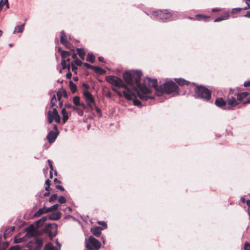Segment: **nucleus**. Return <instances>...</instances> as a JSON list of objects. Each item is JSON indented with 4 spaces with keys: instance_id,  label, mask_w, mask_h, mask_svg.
<instances>
[{
    "instance_id": "nucleus-1",
    "label": "nucleus",
    "mask_w": 250,
    "mask_h": 250,
    "mask_svg": "<svg viewBox=\"0 0 250 250\" xmlns=\"http://www.w3.org/2000/svg\"><path fill=\"white\" fill-rule=\"evenodd\" d=\"M156 79H151L146 77L143 84H139L138 89L135 88L138 96L143 101H147L148 99H153V97L150 95L151 93L150 88L153 87L158 92L160 93V86H157Z\"/></svg>"
},
{
    "instance_id": "nucleus-2",
    "label": "nucleus",
    "mask_w": 250,
    "mask_h": 250,
    "mask_svg": "<svg viewBox=\"0 0 250 250\" xmlns=\"http://www.w3.org/2000/svg\"><path fill=\"white\" fill-rule=\"evenodd\" d=\"M105 79L108 83L114 86L125 88V90L123 91L124 97L127 100H131L132 92L121 78L116 76L110 75L106 76Z\"/></svg>"
},
{
    "instance_id": "nucleus-3",
    "label": "nucleus",
    "mask_w": 250,
    "mask_h": 250,
    "mask_svg": "<svg viewBox=\"0 0 250 250\" xmlns=\"http://www.w3.org/2000/svg\"><path fill=\"white\" fill-rule=\"evenodd\" d=\"M142 73L141 71H135L132 72H126L123 74V78L125 83L130 86L134 85V81H135L136 86L133 88L134 91L135 88L138 89V85H139Z\"/></svg>"
},
{
    "instance_id": "nucleus-4",
    "label": "nucleus",
    "mask_w": 250,
    "mask_h": 250,
    "mask_svg": "<svg viewBox=\"0 0 250 250\" xmlns=\"http://www.w3.org/2000/svg\"><path fill=\"white\" fill-rule=\"evenodd\" d=\"M211 93V92L209 89L203 86H197L195 89V97L205 101L210 100Z\"/></svg>"
},
{
    "instance_id": "nucleus-5",
    "label": "nucleus",
    "mask_w": 250,
    "mask_h": 250,
    "mask_svg": "<svg viewBox=\"0 0 250 250\" xmlns=\"http://www.w3.org/2000/svg\"><path fill=\"white\" fill-rule=\"evenodd\" d=\"M160 93H166L167 94H171L173 93H178V86L175 83L172 81H167L163 86H160Z\"/></svg>"
},
{
    "instance_id": "nucleus-6",
    "label": "nucleus",
    "mask_w": 250,
    "mask_h": 250,
    "mask_svg": "<svg viewBox=\"0 0 250 250\" xmlns=\"http://www.w3.org/2000/svg\"><path fill=\"white\" fill-rule=\"evenodd\" d=\"M166 10L157 11L154 12L153 15L156 16L158 20L161 22H167L176 19L175 14L166 12Z\"/></svg>"
},
{
    "instance_id": "nucleus-7",
    "label": "nucleus",
    "mask_w": 250,
    "mask_h": 250,
    "mask_svg": "<svg viewBox=\"0 0 250 250\" xmlns=\"http://www.w3.org/2000/svg\"><path fill=\"white\" fill-rule=\"evenodd\" d=\"M85 246L87 250H99L101 246V243L92 236L85 239Z\"/></svg>"
},
{
    "instance_id": "nucleus-8",
    "label": "nucleus",
    "mask_w": 250,
    "mask_h": 250,
    "mask_svg": "<svg viewBox=\"0 0 250 250\" xmlns=\"http://www.w3.org/2000/svg\"><path fill=\"white\" fill-rule=\"evenodd\" d=\"M59 51L61 52L62 58L61 64L62 65V69H64L67 68L68 70H69L70 68V59L69 58L70 56V53L66 51H61V49L60 48H59Z\"/></svg>"
},
{
    "instance_id": "nucleus-9",
    "label": "nucleus",
    "mask_w": 250,
    "mask_h": 250,
    "mask_svg": "<svg viewBox=\"0 0 250 250\" xmlns=\"http://www.w3.org/2000/svg\"><path fill=\"white\" fill-rule=\"evenodd\" d=\"M83 94L87 106L91 110H93L94 109V104H95V99L93 95L88 90L84 91L83 92Z\"/></svg>"
},
{
    "instance_id": "nucleus-10",
    "label": "nucleus",
    "mask_w": 250,
    "mask_h": 250,
    "mask_svg": "<svg viewBox=\"0 0 250 250\" xmlns=\"http://www.w3.org/2000/svg\"><path fill=\"white\" fill-rule=\"evenodd\" d=\"M47 119L49 124L51 123L53 120L58 123L61 121L60 117L56 108H53V111L49 110L47 112Z\"/></svg>"
},
{
    "instance_id": "nucleus-11",
    "label": "nucleus",
    "mask_w": 250,
    "mask_h": 250,
    "mask_svg": "<svg viewBox=\"0 0 250 250\" xmlns=\"http://www.w3.org/2000/svg\"><path fill=\"white\" fill-rule=\"evenodd\" d=\"M46 233L50 238L56 236L57 233V225L56 224L48 225L46 229Z\"/></svg>"
},
{
    "instance_id": "nucleus-12",
    "label": "nucleus",
    "mask_w": 250,
    "mask_h": 250,
    "mask_svg": "<svg viewBox=\"0 0 250 250\" xmlns=\"http://www.w3.org/2000/svg\"><path fill=\"white\" fill-rule=\"evenodd\" d=\"M54 129L55 130V131H50L46 136V138L50 143H53L59 134V132L56 125H54Z\"/></svg>"
},
{
    "instance_id": "nucleus-13",
    "label": "nucleus",
    "mask_w": 250,
    "mask_h": 250,
    "mask_svg": "<svg viewBox=\"0 0 250 250\" xmlns=\"http://www.w3.org/2000/svg\"><path fill=\"white\" fill-rule=\"evenodd\" d=\"M227 101L226 102L222 98H217L215 102V104L217 106L223 109H230V107H227Z\"/></svg>"
},
{
    "instance_id": "nucleus-14",
    "label": "nucleus",
    "mask_w": 250,
    "mask_h": 250,
    "mask_svg": "<svg viewBox=\"0 0 250 250\" xmlns=\"http://www.w3.org/2000/svg\"><path fill=\"white\" fill-rule=\"evenodd\" d=\"M56 244L57 246L54 247L52 243H49L47 244L44 248V250H60L61 244L58 242V239L56 240Z\"/></svg>"
},
{
    "instance_id": "nucleus-15",
    "label": "nucleus",
    "mask_w": 250,
    "mask_h": 250,
    "mask_svg": "<svg viewBox=\"0 0 250 250\" xmlns=\"http://www.w3.org/2000/svg\"><path fill=\"white\" fill-rule=\"evenodd\" d=\"M227 103L230 107H234L239 104V102L233 96L229 97L227 101Z\"/></svg>"
},
{
    "instance_id": "nucleus-16",
    "label": "nucleus",
    "mask_w": 250,
    "mask_h": 250,
    "mask_svg": "<svg viewBox=\"0 0 250 250\" xmlns=\"http://www.w3.org/2000/svg\"><path fill=\"white\" fill-rule=\"evenodd\" d=\"M103 229H104L101 227H96L92 228L91 229V232L94 235H95L97 237H98L100 235V234L101 233V231Z\"/></svg>"
},
{
    "instance_id": "nucleus-17",
    "label": "nucleus",
    "mask_w": 250,
    "mask_h": 250,
    "mask_svg": "<svg viewBox=\"0 0 250 250\" xmlns=\"http://www.w3.org/2000/svg\"><path fill=\"white\" fill-rule=\"evenodd\" d=\"M62 216V213L58 211L48 215V219L51 220H57L59 219Z\"/></svg>"
},
{
    "instance_id": "nucleus-18",
    "label": "nucleus",
    "mask_w": 250,
    "mask_h": 250,
    "mask_svg": "<svg viewBox=\"0 0 250 250\" xmlns=\"http://www.w3.org/2000/svg\"><path fill=\"white\" fill-rule=\"evenodd\" d=\"M60 42L63 45L65 46L66 47L67 46L68 43L66 36L63 31H62L61 32Z\"/></svg>"
},
{
    "instance_id": "nucleus-19",
    "label": "nucleus",
    "mask_w": 250,
    "mask_h": 250,
    "mask_svg": "<svg viewBox=\"0 0 250 250\" xmlns=\"http://www.w3.org/2000/svg\"><path fill=\"white\" fill-rule=\"evenodd\" d=\"M32 243L29 242L27 244V247L29 249V250H22L21 249L20 245H16L14 247H12L9 250H35V248H31Z\"/></svg>"
},
{
    "instance_id": "nucleus-20",
    "label": "nucleus",
    "mask_w": 250,
    "mask_h": 250,
    "mask_svg": "<svg viewBox=\"0 0 250 250\" xmlns=\"http://www.w3.org/2000/svg\"><path fill=\"white\" fill-rule=\"evenodd\" d=\"M48 212V210L46 208L44 207L43 208L39 209L34 214L35 217H39L44 213H47Z\"/></svg>"
},
{
    "instance_id": "nucleus-21",
    "label": "nucleus",
    "mask_w": 250,
    "mask_h": 250,
    "mask_svg": "<svg viewBox=\"0 0 250 250\" xmlns=\"http://www.w3.org/2000/svg\"><path fill=\"white\" fill-rule=\"evenodd\" d=\"M25 230L26 231V236L27 237H30L34 235V229L32 226H30L28 227H27Z\"/></svg>"
},
{
    "instance_id": "nucleus-22",
    "label": "nucleus",
    "mask_w": 250,
    "mask_h": 250,
    "mask_svg": "<svg viewBox=\"0 0 250 250\" xmlns=\"http://www.w3.org/2000/svg\"><path fill=\"white\" fill-rule=\"evenodd\" d=\"M249 95V93L247 92H244L241 93H238L237 94V99L239 102V103L242 101L244 98L247 97Z\"/></svg>"
},
{
    "instance_id": "nucleus-23",
    "label": "nucleus",
    "mask_w": 250,
    "mask_h": 250,
    "mask_svg": "<svg viewBox=\"0 0 250 250\" xmlns=\"http://www.w3.org/2000/svg\"><path fill=\"white\" fill-rule=\"evenodd\" d=\"M229 12H226L221 17L216 18L214 20V22H219L223 20H228L229 18Z\"/></svg>"
},
{
    "instance_id": "nucleus-24",
    "label": "nucleus",
    "mask_w": 250,
    "mask_h": 250,
    "mask_svg": "<svg viewBox=\"0 0 250 250\" xmlns=\"http://www.w3.org/2000/svg\"><path fill=\"white\" fill-rule=\"evenodd\" d=\"M175 80L179 85H188L189 83V82L181 78L175 79Z\"/></svg>"
},
{
    "instance_id": "nucleus-25",
    "label": "nucleus",
    "mask_w": 250,
    "mask_h": 250,
    "mask_svg": "<svg viewBox=\"0 0 250 250\" xmlns=\"http://www.w3.org/2000/svg\"><path fill=\"white\" fill-rule=\"evenodd\" d=\"M62 122L65 123L68 119V113L65 108L62 109Z\"/></svg>"
},
{
    "instance_id": "nucleus-26",
    "label": "nucleus",
    "mask_w": 250,
    "mask_h": 250,
    "mask_svg": "<svg viewBox=\"0 0 250 250\" xmlns=\"http://www.w3.org/2000/svg\"><path fill=\"white\" fill-rule=\"evenodd\" d=\"M24 23H23L22 25H17L16 26L15 28L13 33H21L23 32L24 29Z\"/></svg>"
},
{
    "instance_id": "nucleus-27",
    "label": "nucleus",
    "mask_w": 250,
    "mask_h": 250,
    "mask_svg": "<svg viewBox=\"0 0 250 250\" xmlns=\"http://www.w3.org/2000/svg\"><path fill=\"white\" fill-rule=\"evenodd\" d=\"M48 219V215L46 216H43L37 221H36V223L37 225L39 227L42 226L43 223L45 222Z\"/></svg>"
},
{
    "instance_id": "nucleus-28",
    "label": "nucleus",
    "mask_w": 250,
    "mask_h": 250,
    "mask_svg": "<svg viewBox=\"0 0 250 250\" xmlns=\"http://www.w3.org/2000/svg\"><path fill=\"white\" fill-rule=\"evenodd\" d=\"M77 52L81 59H82V60L84 59L85 52H84V50H83V49L77 48Z\"/></svg>"
},
{
    "instance_id": "nucleus-29",
    "label": "nucleus",
    "mask_w": 250,
    "mask_h": 250,
    "mask_svg": "<svg viewBox=\"0 0 250 250\" xmlns=\"http://www.w3.org/2000/svg\"><path fill=\"white\" fill-rule=\"evenodd\" d=\"M73 110L77 111L78 114L80 116H83V110L79 107V106H74L73 107Z\"/></svg>"
},
{
    "instance_id": "nucleus-30",
    "label": "nucleus",
    "mask_w": 250,
    "mask_h": 250,
    "mask_svg": "<svg viewBox=\"0 0 250 250\" xmlns=\"http://www.w3.org/2000/svg\"><path fill=\"white\" fill-rule=\"evenodd\" d=\"M132 99L131 100H132L133 99V98H134L133 99V104L136 105V106H140L141 105V102L139 100H137L136 98V96L134 94H133L132 92Z\"/></svg>"
},
{
    "instance_id": "nucleus-31",
    "label": "nucleus",
    "mask_w": 250,
    "mask_h": 250,
    "mask_svg": "<svg viewBox=\"0 0 250 250\" xmlns=\"http://www.w3.org/2000/svg\"><path fill=\"white\" fill-rule=\"evenodd\" d=\"M69 86L72 93H74L77 91V86L72 81L69 82Z\"/></svg>"
},
{
    "instance_id": "nucleus-32",
    "label": "nucleus",
    "mask_w": 250,
    "mask_h": 250,
    "mask_svg": "<svg viewBox=\"0 0 250 250\" xmlns=\"http://www.w3.org/2000/svg\"><path fill=\"white\" fill-rule=\"evenodd\" d=\"M57 99L56 97V95H54L51 99L50 103V108H54V107L56 105L57 103Z\"/></svg>"
},
{
    "instance_id": "nucleus-33",
    "label": "nucleus",
    "mask_w": 250,
    "mask_h": 250,
    "mask_svg": "<svg viewBox=\"0 0 250 250\" xmlns=\"http://www.w3.org/2000/svg\"><path fill=\"white\" fill-rule=\"evenodd\" d=\"M95 60V56L92 53H89L87 54L86 61L89 62L91 63H93Z\"/></svg>"
},
{
    "instance_id": "nucleus-34",
    "label": "nucleus",
    "mask_w": 250,
    "mask_h": 250,
    "mask_svg": "<svg viewBox=\"0 0 250 250\" xmlns=\"http://www.w3.org/2000/svg\"><path fill=\"white\" fill-rule=\"evenodd\" d=\"M59 207V205L56 204H55L53 206L50 207V208H47L48 212H51L54 210H57Z\"/></svg>"
},
{
    "instance_id": "nucleus-35",
    "label": "nucleus",
    "mask_w": 250,
    "mask_h": 250,
    "mask_svg": "<svg viewBox=\"0 0 250 250\" xmlns=\"http://www.w3.org/2000/svg\"><path fill=\"white\" fill-rule=\"evenodd\" d=\"M73 102L75 106H79L80 104V98L79 96H75L73 98Z\"/></svg>"
},
{
    "instance_id": "nucleus-36",
    "label": "nucleus",
    "mask_w": 250,
    "mask_h": 250,
    "mask_svg": "<svg viewBox=\"0 0 250 250\" xmlns=\"http://www.w3.org/2000/svg\"><path fill=\"white\" fill-rule=\"evenodd\" d=\"M208 18H209V17H207L205 15H197L196 16V19L198 21H201V20L206 21V19H208Z\"/></svg>"
},
{
    "instance_id": "nucleus-37",
    "label": "nucleus",
    "mask_w": 250,
    "mask_h": 250,
    "mask_svg": "<svg viewBox=\"0 0 250 250\" xmlns=\"http://www.w3.org/2000/svg\"><path fill=\"white\" fill-rule=\"evenodd\" d=\"M66 200L64 197L61 196L58 198V202L61 204L65 203Z\"/></svg>"
},
{
    "instance_id": "nucleus-38",
    "label": "nucleus",
    "mask_w": 250,
    "mask_h": 250,
    "mask_svg": "<svg viewBox=\"0 0 250 250\" xmlns=\"http://www.w3.org/2000/svg\"><path fill=\"white\" fill-rule=\"evenodd\" d=\"M57 101H60L61 100V98L62 97V93L61 92V89H60L57 93Z\"/></svg>"
},
{
    "instance_id": "nucleus-39",
    "label": "nucleus",
    "mask_w": 250,
    "mask_h": 250,
    "mask_svg": "<svg viewBox=\"0 0 250 250\" xmlns=\"http://www.w3.org/2000/svg\"><path fill=\"white\" fill-rule=\"evenodd\" d=\"M7 246V243H3L2 244L0 243V250H5Z\"/></svg>"
},
{
    "instance_id": "nucleus-40",
    "label": "nucleus",
    "mask_w": 250,
    "mask_h": 250,
    "mask_svg": "<svg viewBox=\"0 0 250 250\" xmlns=\"http://www.w3.org/2000/svg\"><path fill=\"white\" fill-rule=\"evenodd\" d=\"M57 198V194H53L52 196H51V197L49 198V201L50 202H52L55 201V200H56Z\"/></svg>"
},
{
    "instance_id": "nucleus-41",
    "label": "nucleus",
    "mask_w": 250,
    "mask_h": 250,
    "mask_svg": "<svg viewBox=\"0 0 250 250\" xmlns=\"http://www.w3.org/2000/svg\"><path fill=\"white\" fill-rule=\"evenodd\" d=\"M61 92L62 93V96H63L64 98L67 97V93L65 90L61 88Z\"/></svg>"
},
{
    "instance_id": "nucleus-42",
    "label": "nucleus",
    "mask_w": 250,
    "mask_h": 250,
    "mask_svg": "<svg viewBox=\"0 0 250 250\" xmlns=\"http://www.w3.org/2000/svg\"><path fill=\"white\" fill-rule=\"evenodd\" d=\"M74 62L75 63V64L76 65H78V66H80V65H82V61H81L80 60L78 59H76L74 61Z\"/></svg>"
},
{
    "instance_id": "nucleus-43",
    "label": "nucleus",
    "mask_w": 250,
    "mask_h": 250,
    "mask_svg": "<svg viewBox=\"0 0 250 250\" xmlns=\"http://www.w3.org/2000/svg\"><path fill=\"white\" fill-rule=\"evenodd\" d=\"M98 223L99 225H101L104 228H103L104 229H105L107 227L106 224L104 221H99Z\"/></svg>"
},
{
    "instance_id": "nucleus-44",
    "label": "nucleus",
    "mask_w": 250,
    "mask_h": 250,
    "mask_svg": "<svg viewBox=\"0 0 250 250\" xmlns=\"http://www.w3.org/2000/svg\"><path fill=\"white\" fill-rule=\"evenodd\" d=\"M247 204L248 206V212L250 218V200L247 201Z\"/></svg>"
},
{
    "instance_id": "nucleus-45",
    "label": "nucleus",
    "mask_w": 250,
    "mask_h": 250,
    "mask_svg": "<svg viewBox=\"0 0 250 250\" xmlns=\"http://www.w3.org/2000/svg\"><path fill=\"white\" fill-rule=\"evenodd\" d=\"M245 250H250V244L248 243H246L244 247Z\"/></svg>"
},
{
    "instance_id": "nucleus-46",
    "label": "nucleus",
    "mask_w": 250,
    "mask_h": 250,
    "mask_svg": "<svg viewBox=\"0 0 250 250\" xmlns=\"http://www.w3.org/2000/svg\"><path fill=\"white\" fill-rule=\"evenodd\" d=\"M95 109V110L96 111V112L98 113H101V110L100 109V108L97 107L96 105V104H94V109Z\"/></svg>"
},
{
    "instance_id": "nucleus-47",
    "label": "nucleus",
    "mask_w": 250,
    "mask_h": 250,
    "mask_svg": "<svg viewBox=\"0 0 250 250\" xmlns=\"http://www.w3.org/2000/svg\"><path fill=\"white\" fill-rule=\"evenodd\" d=\"M47 162H48V165L49 166V167L50 168V170H52L53 169V165L52 164V161L50 160H48Z\"/></svg>"
},
{
    "instance_id": "nucleus-48",
    "label": "nucleus",
    "mask_w": 250,
    "mask_h": 250,
    "mask_svg": "<svg viewBox=\"0 0 250 250\" xmlns=\"http://www.w3.org/2000/svg\"><path fill=\"white\" fill-rule=\"evenodd\" d=\"M243 9V8H235L232 9V12L234 13L235 12V11H240Z\"/></svg>"
},
{
    "instance_id": "nucleus-49",
    "label": "nucleus",
    "mask_w": 250,
    "mask_h": 250,
    "mask_svg": "<svg viewBox=\"0 0 250 250\" xmlns=\"http://www.w3.org/2000/svg\"><path fill=\"white\" fill-rule=\"evenodd\" d=\"M56 188L57 189H59V190H61V191H64V189L63 187H62V186H61V185H57V186H56Z\"/></svg>"
},
{
    "instance_id": "nucleus-50",
    "label": "nucleus",
    "mask_w": 250,
    "mask_h": 250,
    "mask_svg": "<svg viewBox=\"0 0 250 250\" xmlns=\"http://www.w3.org/2000/svg\"><path fill=\"white\" fill-rule=\"evenodd\" d=\"M93 69L96 72H100L103 71V69L99 67H94Z\"/></svg>"
},
{
    "instance_id": "nucleus-51",
    "label": "nucleus",
    "mask_w": 250,
    "mask_h": 250,
    "mask_svg": "<svg viewBox=\"0 0 250 250\" xmlns=\"http://www.w3.org/2000/svg\"><path fill=\"white\" fill-rule=\"evenodd\" d=\"M244 86L245 87H248V86H250V80L248 81H246L244 83Z\"/></svg>"
},
{
    "instance_id": "nucleus-52",
    "label": "nucleus",
    "mask_w": 250,
    "mask_h": 250,
    "mask_svg": "<svg viewBox=\"0 0 250 250\" xmlns=\"http://www.w3.org/2000/svg\"><path fill=\"white\" fill-rule=\"evenodd\" d=\"M65 106L67 108H71L73 109V107L74 106H73L71 104H66L65 105Z\"/></svg>"
},
{
    "instance_id": "nucleus-53",
    "label": "nucleus",
    "mask_w": 250,
    "mask_h": 250,
    "mask_svg": "<svg viewBox=\"0 0 250 250\" xmlns=\"http://www.w3.org/2000/svg\"><path fill=\"white\" fill-rule=\"evenodd\" d=\"M81 106L82 108V109L83 110V109H84L85 108H86V105L84 104L83 103H80V104L79 105V107Z\"/></svg>"
},
{
    "instance_id": "nucleus-54",
    "label": "nucleus",
    "mask_w": 250,
    "mask_h": 250,
    "mask_svg": "<svg viewBox=\"0 0 250 250\" xmlns=\"http://www.w3.org/2000/svg\"><path fill=\"white\" fill-rule=\"evenodd\" d=\"M250 104V97H249L246 101H245L243 102L244 104Z\"/></svg>"
},
{
    "instance_id": "nucleus-55",
    "label": "nucleus",
    "mask_w": 250,
    "mask_h": 250,
    "mask_svg": "<svg viewBox=\"0 0 250 250\" xmlns=\"http://www.w3.org/2000/svg\"><path fill=\"white\" fill-rule=\"evenodd\" d=\"M72 74L70 72L67 73L66 75L67 79H70L71 78Z\"/></svg>"
},
{
    "instance_id": "nucleus-56",
    "label": "nucleus",
    "mask_w": 250,
    "mask_h": 250,
    "mask_svg": "<svg viewBox=\"0 0 250 250\" xmlns=\"http://www.w3.org/2000/svg\"><path fill=\"white\" fill-rule=\"evenodd\" d=\"M71 67H72V70L73 71L75 70L76 69H77V67L75 66L73 62H71Z\"/></svg>"
},
{
    "instance_id": "nucleus-57",
    "label": "nucleus",
    "mask_w": 250,
    "mask_h": 250,
    "mask_svg": "<svg viewBox=\"0 0 250 250\" xmlns=\"http://www.w3.org/2000/svg\"><path fill=\"white\" fill-rule=\"evenodd\" d=\"M22 239H23V238H16L15 239V242L16 243H20L22 241Z\"/></svg>"
},
{
    "instance_id": "nucleus-58",
    "label": "nucleus",
    "mask_w": 250,
    "mask_h": 250,
    "mask_svg": "<svg viewBox=\"0 0 250 250\" xmlns=\"http://www.w3.org/2000/svg\"><path fill=\"white\" fill-rule=\"evenodd\" d=\"M246 3L247 4V6L245 7L244 8H243V9H244V10H247L248 9H250V4H249L247 2H246Z\"/></svg>"
},
{
    "instance_id": "nucleus-59",
    "label": "nucleus",
    "mask_w": 250,
    "mask_h": 250,
    "mask_svg": "<svg viewBox=\"0 0 250 250\" xmlns=\"http://www.w3.org/2000/svg\"><path fill=\"white\" fill-rule=\"evenodd\" d=\"M83 65L86 66L87 68H91L92 66L90 64L88 63L85 62L83 63Z\"/></svg>"
},
{
    "instance_id": "nucleus-60",
    "label": "nucleus",
    "mask_w": 250,
    "mask_h": 250,
    "mask_svg": "<svg viewBox=\"0 0 250 250\" xmlns=\"http://www.w3.org/2000/svg\"><path fill=\"white\" fill-rule=\"evenodd\" d=\"M8 3V0H3L2 4H3V6L4 5H6V4Z\"/></svg>"
},
{
    "instance_id": "nucleus-61",
    "label": "nucleus",
    "mask_w": 250,
    "mask_h": 250,
    "mask_svg": "<svg viewBox=\"0 0 250 250\" xmlns=\"http://www.w3.org/2000/svg\"><path fill=\"white\" fill-rule=\"evenodd\" d=\"M50 181L48 179L46 180L45 182L46 186H48V185L50 186Z\"/></svg>"
},
{
    "instance_id": "nucleus-62",
    "label": "nucleus",
    "mask_w": 250,
    "mask_h": 250,
    "mask_svg": "<svg viewBox=\"0 0 250 250\" xmlns=\"http://www.w3.org/2000/svg\"><path fill=\"white\" fill-rule=\"evenodd\" d=\"M118 95L119 96V97H122L123 96H124V94L123 93H121V92H120L119 91H118L117 92Z\"/></svg>"
},
{
    "instance_id": "nucleus-63",
    "label": "nucleus",
    "mask_w": 250,
    "mask_h": 250,
    "mask_svg": "<svg viewBox=\"0 0 250 250\" xmlns=\"http://www.w3.org/2000/svg\"><path fill=\"white\" fill-rule=\"evenodd\" d=\"M221 11L220 9L219 8H213L212 9V11L213 12H217V11Z\"/></svg>"
},
{
    "instance_id": "nucleus-64",
    "label": "nucleus",
    "mask_w": 250,
    "mask_h": 250,
    "mask_svg": "<svg viewBox=\"0 0 250 250\" xmlns=\"http://www.w3.org/2000/svg\"><path fill=\"white\" fill-rule=\"evenodd\" d=\"M244 16L246 17L250 18V11L247 12V14L245 15Z\"/></svg>"
}]
</instances>
